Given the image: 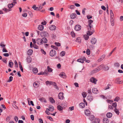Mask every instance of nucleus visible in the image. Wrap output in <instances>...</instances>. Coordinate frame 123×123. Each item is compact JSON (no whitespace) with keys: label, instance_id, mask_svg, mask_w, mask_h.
<instances>
[{"label":"nucleus","instance_id":"obj_31","mask_svg":"<svg viewBox=\"0 0 123 123\" xmlns=\"http://www.w3.org/2000/svg\"><path fill=\"white\" fill-rule=\"evenodd\" d=\"M76 16V14L74 13L72 14L70 16L71 18L72 19L75 18Z\"/></svg>","mask_w":123,"mask_h":123},{"label":"nucleus","instance_id":"obj_25","mask_svg":"<svg viewBox=\"0 0 123 123\" xmlns=\"http://www.w3.org/2000/svg\"><path fill=\"white\" fill-rule=\"evenodd\" d=\"M33 53V50L31 49H29L27 52V54L28 55H31Z\"/></svg>","mask_w":123,"mask_h":123},{"label":"nucleus","instance_id":"obj_33","mask_svg":"<svg viewBox=\"0 0 123 123\" xmlns=\"http://www.w3.org/2000/svg\"><path fill=\"white\" fill-rule=\"evenodd\" d=\"M59 75L60 76H66V74L65 73L62 72L59 74Z\"/></svg>","mask_w":123,"mask_h":123},{"label":"nucleus","instance_id":"obj_5","mask_svg":"<svg viewBox=\"0 0 123 123\" xmlns=\"http://www.w3.org/2000/svg\"><path fill=\"white\" fill-rule=\"evenodd\" d=\"M90 80L92 82L95 84H96V82L97 81V80L94 77H92L90 79Z\"/></svg>","mask_w":123,"mask_h":123},{"label":"nucleus","instance_id":"obj_16","mask_svg":"<svg viewBox=\"0 0 123 123\" xmlns=\"http://www.w3.org/2000/svg\"><path fill=\"white\" fill-rule=\"evenodd\" d=\"M0 46L2 49H3L5 48L6 45L4 44V42H2L0 43Z\"/></svg>","mask_w":123,"mask_h":123},{"label":"nucleus","instance_id":"obj_7","mask_svg":"<svg viewBox=\"0 0 123 123\" xmlns=\"http://www.w3.org/2000/svg\"><path fill=\"white\" fill-rule=\"evenodd\" d=\"M49 109L47 108V111H53L54 110V108L53 107L52 105H49Z\"/></svg>","mask_w":123,"mask_h":123},{"label":"nucleus","instance_id":"obj_2","mask_svg":"<svg viewBox=\"0 0 123 123\" xmlns=\"http://www.w3.org/2000/svg\"><path fill=\"white\" fill-rule=\"evenodd\" d=\"M87 27L88 31L87 33V34L88 35L90 36L92 34V33L90 31L93 28L92 25H91V26H89V25H88L87 26Z\"/></svg>","mask_w":123,"mask_h":123},{"label":"nucleus","instance_id":"obj_22","mask_svg":"<svg viewBox=\"0 0 123 123\" xmlns=\"http://www.w3.org/2000/svg\"><path fill=\"white\" fill-rule=\"evenodd\" d=\"M43 26L41 25H39L38 27V29L40 31H42L43 30Z\"/></svg>","mask_w":123,"mask_h":123},{"label":"nucleus","instance_id":"obj_55","mask_svg":"<svg viewBox=\"0 0 123 123\" xmlns=\"http://www.w3.org/2000/svg\"><path fill=\"white\" fill-rule=\"evenodd\" d=\"M13 77H9V79L7 81V82H10L11 81L13 80Z\"/></svg>","mask_w":123,"mask_h":123},{"label":"nucleus","instance_id":"obj_32","mask_svg":"<svg viewBox=\"0 0 123 123\" xmlns=\"http://www.w3.org/2000/svg\"><path fill=\"white\" fill-rule=\"evenodd\" d=\"M111 25L112 26H114V18H111Z\"/></svg>","mask_w":123,"mask_h":123},{"label":"nucleus","instance_id":"obj_50","mask_svg":"<svg viewBox=\"0 0 123 123\" xmlns=\"http://www.w3.org/2000/svg\"><path fill=\"white\" fill-rule=\"evenodd\" d=\"M87 94L85 92H83L82 93V95L83 98L86 97V96Z\"/></svg>","mask_w":123,"mask_h":123},{"label":"nucleus","instance_id":"obj_64","mask_svg":"<svg viewBox=\"0 0 123 123\" xmlns=\"http://www.w3.org/2000/svg\"><path fill=\"white\" fill-rule=\"evenodd\" d=\"M106 101L107 102L110 103H111L113 102L112 100L109 99L107 100Z\"/></svg>","mask_w":123,"mask_h":123},{"label":"nucleus","instance_id":"obj_29","mask_svg":"<svg viewBox=\"0 0 123 123\" xmlns=\"http://www.w3.org/2000/svg\"><path fill=\"white\" fill-rule=\"evenodd\" d=\"M103 122L104 123H108L109 122V120L106 118H104L103 119Z\"/></svg>","mask_w":123,"mask_h":123},{"label":"nucleus","instance_id":"obj_42","mask_svg":"<svg viewBox=\"0 0 123 123\" xmlns=\"http://www.w3.org/2000/svg\"><path fill=\"white\" fill-rule=\"evenodd\" d=\"M111 85L110 84H108L107 87H105V90H106L110 88V87H111Z\"/></svg>","mask_w":123,"mask_h":123},{"label":"nucleus","instance_id":"obj_52","mask_svg":"<svg viewBox=\"0 0 123 123\" xmlns=\"http://www.w3.org/2000/svg\"><path fill=\"white\" fill-rule=\"evenodd\" d=\"M71 34L72 37H74L75 36V34L74 32L73 31H71Z\"/></svg>","mask_w":123,"mask_h":123},{"label":"nucleus","instance_id":"obj_3","mask_svg":"<svg viewBox=\"0 0 123 123\" xmlns=\"http://www.w3.org/2000/svg\"><path fill=\"white\" fill-rule=\"evenodd\" d=\"M41 35L42 37H49V34L47 31H42L41 33Z\"/></svg>","mask_w":123,"mask_h":123},{"label":"nucleus","instance_id":"obj_45","mask_svg":"<svg viewBox=\"0 0 123 123\" xmlns=\"http://www.w3.org/2000/svg\"><path fill=\"white\" fill-rule=\"evenodd\" d=\"M33 47L34 48L37 49L39 48L38 46L36 44H33Z\"/></svg>","mask_w":123,"mask_h":123},{"label":"nucleus","instance_id":"obj_23","mask_svg":"<svg viewBox=\"0 0 123 123\" xmlns=\"http://www.w3.org/2000/svg\"><path fill=\"white\" fill-rule=\"evenodd\" d=\"M112 115V114L111 112H108L106 115L107 117L108 118H110L111 117Z\"/></svg>","mask_w":123,"mask_h":123},{"label":"nucleus","instance_id":"obj_15","mask_svg":"<svg viewBox=\"0 0 123 123\" xmlns=\"http://www.w3.org/2000/svg\"><path fill=\"white\" fill-rule=\"evenodd\" d=\"M104 67V65L103 64H101L97 68L98 69L99 71L102 69Z\"/></svg>","mask_w":123,"mask_h":123},{"label":"nucleus","instance_id":"obj_26","mask_svg":"<svg viewBox=\"0 0 123 123\" xmlns=\"http://www.w3.org/2000/svg\"><path fill=\"white\" fill-rule=\"evenodd\" d=\"M27 61L28 63H30L31 62V59L30 57L28 56L27 57Z\"/></svg>","mask_w":123,"mask_h":123},{"label":"nucleus","instance_id":"obj_28","mask_svg":"<svg viewBox=\"0 0 123 123\" xmlns=\"http://www.w3.org/2000/svg\"><path fill=\"white\" fill-rule=\"evenodd\" d=\"M49 100L50 102L54 104L55 103V100L52 97H50Z\"/></svg>","mask_w":123,"mask_h":123},{"label":"nucleus","instance_id":"obj_21","mask_svg":"<svg viewBox=\"0 0 123 123\" xmlns=\"http://www.w3.org/2000/svg\"><path fill=\"white\" fill-rule=\"evenodd\" d=\"M79 106L81 108H84L85 107V105L84 103H81L79 104Z\"/></svg>","mask_w":123,"mask_h":123},{"label":"nucleus","instance_id":"obj_37","mask_svg":"<svg viewBox=\"0 0 123 123\" xmlns=\"http://www.w3.org/2000/svg\"><path fill=\"white\" fill-rule=\"evenodd\" d=\"M78 62L83 63L84 62L83 60L81 58H80L78 59L77 60Z\"/></svg>","mask_w":123,"mask_h":123},{"label":"nucleus","instance_id":"obj_17","mask_svg":"<svg viewBox=\"0 0 123 123\" xmlns=\"http://www.w3.org/2000/svg\"><path fill=\"white\" fill-rule=\"evenodd\" d=\"M99 71L98 69L97 68H96L94 70H92L91 72V74H93Z\"/></svg>","mask_w":123,"mask_h":123},{"label":"nucleus","instance_id":"obj_60","mask_svg":"<svg viewBox=\"0 0 123 123\" xmlns=\"http://www.w3.org/2000/svg\"><path fill=\"white\" fill-rule=\"evenodd\" d=\"M3 10L6 12H8V11H10L11 10L8 9L6 8H3Z\"/></svg>","mask_w":123,"mask_h":123},{"label":"nucleus","instance_id":"obj_13","mask_svg":"<svg viewBox=\"0 0 123 123\" xmlns=\"http://www.w3.org/2000/svg\"><path fill=\"white\" fill-rule=\"evenodd\" d=\"M49 29L51 30H55L56 27L54 25H51L49 27Z\"/></svg>","mask_w":123,"mask_h":123},{"label":"nucleus","instance_id":"obj_14","mask_svg":"<svg viewBox=\"0 0 123 123\" xmlns=\"http://www.w3.org/2000/svg\"><path fill=\"white\" fill-rule=\"evenodd\" d=\"M92 92L93 93L95 94H97L98 92V90L97 88H95L92 89Z\"/></svg>","mask_w":123,"mask_h":123},{"label":"nucleus","instance_id":"obj_54","mask_svg":"<svg viewBox=\"0 0 123 123\" xmlns=\"http://www.w3.org/2000/svg\"><path fill=\"white\" fill-rule=\"evenodd\" d=\"M90 51L89 49H88L86 51V53L88 55H89L90 54Z\"/></svg>","mask_w":123,"mask_h":123},{"label":"nucleus","instance_id":"obj_38","mask_svg":"<svg viewBox=\"0 0 123 123\" xmlns=\"http://www.w3.org/2000/svg\"><path fill=\"white\" fill-rule=\"evenodd\" d=\"M89 118L91 121H92L94 118V117L93 115H91L89 117Z\"/></svg>","mask_w":123,"mask_h":123},{"label":"nucleus","instance_id":"obj_56","mask_svg":"<svg viewBox=\"0 0 123 123\" xmlns=\"http://www.w3.org/2000/svg\"><path fill=\"white\" fill-rule=\"evenodd\" d=\"M68 8L71 9H73L74 8V5H70L68 7Z\"/></svg>","mask_w":123,"mask_h":123},{"label":"nucleus","instance_id":"obj_10","mask_svg":"<svg viewBox=\"0 0 123 123\" xmlns=\"http://www.w3.org/2000/svg\"><path fill=\"white\" fill-rule=\"evenodd\" d=\"M85 114L88 116L90 115L91 113L90 111L88 109H86L85 111Z\"/></svg>","mask_w":123,"mask_h":123},{"label":"nucleus","instance_id":"obj_62","mask_svg":"<svg viewBox=\"0 0 123 123\" xmlns=\"http://www.w3.org/2000/svg\"><path fill=\"white\" fill-rule=\"evenodd\" d=\"M2 51L3 52H8V51L6 49V48L3 49Z\"/></svg>","mask_w":123,"mask_h":123},{"label":"nucleus","instance_id":"obj_30","mask_svg":"<svg viewBox=\"0 0 123 123\" xmlns=\"http://www.w3.org/2000/svg\"><path fill=\"white\" fill-rule=\"evenodd\" d=\"M57 109L60 111H62L63 109V108L60 105H58L57 106Z\"/></svg>","mask_w":123,"mask_h":123},{"label":"nucleus","instance_id":"obj_39","mask_svg":"<svg viewBox=\"0 0 123 123\" xmlns=\"http://www.w3.org/2000/svg\"><path fill=\"white\" fill-rule=\"evenodd\" d=\"M76 41L77 42L79 43H80L81 42V40L80 38L79 37H78L77 38Z\"/></svg>","mask_w":123,"mask_h":123},{"label":"nucleus","instance_id":"obj_63","mask_svg":"<svg viewBox=\"0 0 123 123\" xmlns=\"http://www.w3.org/2000/svg\"><path fill=\"white\" fill-rule=\"evenodd\" d=\"M14 63L15 65V66L16 67H18V63L16 60H15Z\"/></svg>","mask_w":123,"mask_h":123},{"label":"nucleus","instance_id":"obj_24","mask_svg":"<svg viewBox=\"0 0 123 123\" xmlns=\"http://www.w3.org/2000/svg\"><path fill=\"white\" fill-rule=\"evenodd\" d=\"M53 83V82L51 81H47L46 82V85H52Z\"/></svg>","mask_w":123,"mask_h":123},{"label":"nucleus","instance_id":"obj_46","mask_svg":"<svg viewBox=\"0 0 123 123\" xmlns=\"http://www.w3.org/2000/svg\"><path fill=\"white\" fill-rule=\"evenodd\" d=\"M115 67H119L120 66L119 64L117 62L115 63L114 64Z\"/></svg>","mask_w":123,"mask_h":123},{"label":"nucleus","instance_id":"obj_44","mask_svg":"<svg viewBox=\"0 0 123 123\" xmlns=\"http://www.w3.org/2000/svg\"><path fill=\"white\" fill-rule=\"evenodd\" d=\"M13 6L12 4H9L8 5V7L9 9L12 8Z\"/></svg>","mask_w":123,"mask_h":123},{"label":"nucleus","instance_id":"obj_47","mask_svg":"<svg viewBox=\"0 0 123 123\" xmlns=\"http://www.w3.org/2000/svg\"><path fill=\"white\" fill-rule=\"evenodd\" d=\"M112 106L114 107L115 109L116 108L117 106V103L116 102H115L113 103L112 104Z\"/></svg>","mask_w":123,"mask_h":123},{"label":"nucleus","instance_id":"obj_11","mask_svg":"<svg viewBox=\"0 0 123 123\" xmlns=\"http://www.w3.org/2000/svg\"><path fill=\"white\" fill-rule=\"evenodd\" d=\"M105 55H102L98 60V62H100L105 57Z\"/></svg>","mask_w":123,"mask_h":123},{"label":"nucleus","instance_id":"obj_43","mask_svg":"<svg viewBox=\"0 0 123 123\" xmlns=\"http://www.w3.org/2000/svg\"><path fill=\"white\" fill-rule=\"evenodd\" d=\"M114 111L118 115L119 114V111L117 109L115 108L114 110Z\"/></svg>","mask_w":123,"mask_h":123},{"label":"nucleus","instance_id":"obj_57","mask_svg":"<svg viewBox=\"0 0 123 123\" xmlns=\"http://www.w3.org/2000/svg\"><path fill=\"white\" fill-rule=\"evenodd\" d=\"M47 118L49 119L51 121H53V119L50 116H48L47 117Z\"/></svg>","mask_w":123,"mask_h":123},{"label":"nucleus","instance_id":"obj_58","mask_svg":"<svg viewBox=\"0 0 123 123\" xmlns=\"http://www.w3.org/2000/svg\"><path fill=\"white\" fill-rule=\"evenodd\" d=\"M51 47V48L54 49H55L56 50H57L58 49V48L55 46L54 45H52Z\"/></svg>","mask_w":123,"mask_h":123},{"label":"nucleus","instance_id":"obj_4","mask_svg":"<svg viewBox=\"0 0 123 123\" xmlns=\"http://www.w3.org/2000/svg\"><path fill=\"white\" fill-rule=\"evenodd\" d=\"M56 55V52L54 49H52L50 52V55L52 57L55 56Z\"/></svg>","mask_w":123,"mask_h":123},{"label":"nucleus","instance_id":"obj_35","mask_svg":"<svg viewBox=\"0 0 123 123\" xmlns=\"http://www.w3.org/2000/svg\"><path fill=\"white\" fill-rule=\"evenodd\" d=\"M32 71L33 73L36 74L38 72L37 69V68H34L33 69Z\"/></svg>","mask_w":123,"mask_h":123},{"label":"nucleus","instance_id":"obj_59","mask_svg":"<svg viewBox=\"0 0 123 123\" xmlns=\"http://www.w3.org/2000/svg\"><path fill=\"white\" fill-rule=\"evenodd\" d=\"M32 8L33 9L35 10H37L38 9V7L36 6H34L32 7Z\"/></svg>","mask_w":123,"mask_h":123},{"label":"nucleus","instance_id":"obj_36","mask_svg":"<svg viewBox=\"0 0 123 123\" xmlns=\"http://www.w3.org/2000/svg\"><path fill=\"white\" fill-rule=\"evenodd\" d=\"M47 69L49 72H52L53 70L52 68H50L49 66H48Z\"/></svg>","mask_w":123,"mask_h":123},{"label":"nucleus","instance_id":"obj_48","mask_svg":"<svg viewBox=\"0 0 123 123\" xmlns=\"http://www.w3.org/2000/svg\"><path fill=\"white\" fill-rule=\"evenodd\" d=\"M120 100V98L117 97H116L115 98L114 101H115L117 102Z\"/></svg>","mask_w":123,"mask_h":123},{"label":"nucleus","instance_id":"obj_53","mask_svg":"<svg viewBox=\"0 0 123 123\" xmlns=\"http://www.w3.org/2000/svg\"><path fill=\"white\" fill-rule=\"evenodd\" d=\"M94 122L95 123H99V120L98 119V118H96L94 120Z\"/></svg>","mask_w":123,"mask_h":123},{"label":"nucleus","instance_id":"obj_34","mask_svg":"<svg viewBox=\"0 0 123 123\" xmlns=\"http://www.w3.org/2000/svg\"><path fill=\"white\" fill-rule=\"evenodd\" d=\"M88 25H89V26H91V25H92L91 24L93 22V21L91 19H90L88 21Z\"/></svg>","mask_w":123,"mask_h":123},{"label":"nucleus","instance_id":"obj_40","mask_svg":"<svg viewBox=\"0 0 123 123\" xmlns=\"http://www.w3.org/2000/svg\"><path fill=\"white\" fill-rule=\"evenodd\" d=\"M65 52L64 51H62L61 52L60 55L61 56H63L65 55Z\"/></svg>","mask_w":123,"mask_h":123},{"label":"nucleus","instance_id":"obj_8","mask_svg":"<svg viewBox=\"0 0 123 123\" xmlns=\"http://www.w3.org/2000/svg\"><path fill=\"white\" fill-rule=\"evenodd\" d=\"M48 74V72L47 70H45L44 72H41L39 73H38V74L39 75H45L47 76V74Z\"/></svg>","mask_w":123,"mask_h":123},{"label":"nucleus","instance_id":"obj_1","mask_svg":"<svg viewBox=\"0 0 123 123\" xmlns=\"http://www.w3.org/2000/svg\"><path fill=\"white\" fill-rule=\"evenodd\" d=\"M47 42V39L45 37H43L42 39L40 38H37L36 40L37 43L39 45L42 44L43 43H46Z\"/></svg>","mask_w":123,"mask_h":123},{"label":"nucleus","instance_id":"obj_61","mask_svg":"<svg viewBox=\"0 0 123 123\" xmlns=\"http://www.w3.org/2000/svg\"><path fill=\"white\" fill-rule=\"evenodd\" d=\"M104 70H107L109 69V67L108 66H106L104 67Z\"/></svg>","mask_w":123,"mask_h":123},{"label":"nucleus","instance_id":"obj_9","mask_svg":"<svg viewBox=\"0 0 123 123\" xmlns=\"http://www.w3.org/2000/svg\"><path fill=\"white\" fill-rule=\"evenodd\" d=\"M81 28V26L79 25H76L74 27V29L76 31H78L80 30Z\"/></svg>","mask_w":123,"mask_h":123},{"label":"nucleus","instance_id":"obj_19","mask_svg":"<svg viewBox=\"0 0 123 123\" xmlns=\"http://www.w3.org/2000/svg\"><path fill=\"white\" fill-rule=\"evenodd\" d=\"M87 99L90 101H92L93 99V97L91 95H89L87 97Z\"/></svg>","mask_w":123,"mask_h":123},{"label":"nucleus","instance_id":"obj_12","mask_svg":"<svg viewBox=\"0 0 123 123\" xmlns=\"http://www.w3.org/2000/svg\"><path fill=\"white\" fill-rule=\"evenodd\" d=\"M91 42L92 44H95L97 42L96 39L94 38H93L91 40Z\"/></svg>","mask_w":123,"mask_h":123},{"label":"nucleus","instance_id":"obj_6","mask_svg":"<svg viewBox=\"0 0 123 123\" xmlns=\"http://www.w3.org/2000/svg\"><path fill=\"white\" fill-rule=\"evenodd\" d=\"M58 98L59 99H62L64 98L63 93L62 92H60L58 95Z\"/></svg>","mask_w":123,"mask_h":123},{"label":"nucleus","instance_id":"obj_20","mask_svg":"<svg viewBox=\"0 0 123 123\" xmlns=\"http://www.w3.org/2000/svg\"><path fill=\"white\" fill-rule=\"evenodd\" d=\"M110 13L111 15V18H114V15L112 10H110Z\"/></svg>","mask_w":123,"mask_h":123},{"label":"nucleus","instance_id":"obj_51","mask_svg":"<svg viewBox=\"0 0 123 123\" xmlns=\"http://www.w3.org/2000/svg\"><path fill=\"white\" fill-rule=\"evenodd\" d=\"M7 59L5 58H3L2 59V61L5 63L6 64L7 63Z\"/></svg>","mask_w":123,"mask_h":123},{"label":"nucleus","instance_id":"obj_27","mask_svg":"<svg viewBox=\"0 0 123 123\" xmlns=\"http://www.w3.org/2000/svg\"><path fill=\"white\" fill-rule=\"evenodd\" d=\"M10 60L9 61V65L10 67L12 68L13 67V63Z\"/></svg>","mask_w":123,"mask_h":123},{"label":"nucleus","instance_id":"obj_18","mask_svg":"<svg viewBox=\"0 0 123 123\" xmlns=\"http://www.w3.org/2000/svg\"><path fill=\"white\" fill-rule=\"evenodd\" d=\"M39 100L40 101L42 102H43L45 103H46L47 102L45 99L43 98H40L39 99Z\"/></svg>","mask_w":123,"mask_h":123},{"label":"nucleus","instance_id":"obj_49","mask_svg":"<svg viewBox=\"0 0 123 123\" xmlns=\"http://www.w3.org/2000/svg\"><path fill=\"white\" fill-rule=\"evenodd\" d=\"M33 86L35 87H38L39 85L37 83L34 82L33 84Z\"/></svg>","mask_w":123,"mask_h":123},{"label":"nucleus","instance_id":"obj_41","mask_svg":"<svg viewBox=\"0 0 123 123\" xmlns=\"http://www.w3.org/2000/svg\"><path fill=\"white\" fill-rule=\"evenodd\" d=\"M83 37L85 40H87L89 38V36L86 35H85L83 36Z\"/></svg>","mask_w":123,"mask_h":123}]
</instances>
